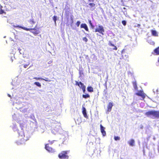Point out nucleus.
<instances>
[{"instance_id":"obj_1","label":"nucleus","mask_w":159,"mask_h":159,"mask_svg":"<svg viewBox=\"0 0 159 159\" xmlns=\"http://www.w3.org/2000/svg\"><path fill=\"white\" fill-rule=\"evenodd\" d=\"M18 139L16 141V143L18 145L25 144L27 139L25 137L23 131L18 132Z\"/></svg>"},{"instance_id":"obj_2","label":"nucleus","mask_w":159,"mask_h":159,"mask_svg":"<svg viewBox=\"0 0 159 159\" xmlns=\"http://www.w3.org/2000/svg\"><path fill=\"white\" fill-rule=\"evenodd\" d=\"M145 115L148 117L152 116L154 118H159V111L155 110L149 111L146 112Z\"/></svg>"},{"instance_id":"obj_3","label":"nucleus","mask_w":159,"mask_h":159,"mask_svg":"<svg viewBox=\"0 0 159 159\" xmlns=\"http://www.w3.org/2000/svg\"><path fill=\"white\" fill-rule=\"evenodd\" d=\"M36 27V26L34 28H28L22 26H20L19 27L26 31H30L34 35H36L40 33V31L39 30L36 29L35 28Z\"/></svg>"},{"instance_id":"obj_4","label":"nucleus","mask_w":159,"mask_h":159,"mask_svg":"<svg viewBox=\"0 0 159 159\" xmlns=\"http://www.w3.org/2000/svg\"><path fill=\"white\" fill-rule=\"evenodd\" d=\"M67 151H62L58 155L59 158L61 159H68Z\"/></svg>"},{"instance_id":"obj_5","label":"nucleus","mask_w":159,"mask_h":159,"mask_svg":"<svg viewBox=\"0 0 159 159\" xmlns=\"http://www.w3.org/2000/svg\"><path fill=\"white\" fill-rule=\"evenodd\" d=\"M95 32H98L102 35H104V30L103 27L101 25H98L97 27L95 29Z\"/></svg>"},{"instance_id":"obj_6","label":"nucleus","mask_w":159,"mask_h":159,"mask_svg":"<svg viewBox=\"0 0 159 159\" xmlns=\"http://www.w3.org/2000/svg\"><path fill=\"white\" fill-rule=\"evenodd\" d=\"M135 95L139 96L141 97L143 100L146 97V94L144 93L142 90H140L138 91V92L135 93Z\"/></svg>"},{"instance_id":"obj_7","label":"nucleus","mask_w":159,"mask_h":159,"mask_svg":"<svg viewBox=\"0 0 159 159\" xmlns=\"http://www.w3.org/2000/svg\"><path fill=\"white\" fill-rule=\"evenodd\" d=\"M122 57L123 59L125 60H128V55L127 53L125 52V50L124 49L122 50L121 51Z\"/></svg>"},{"instance_id":"obj_8","label":"nucleus","mask_w":159,"mask_h":159,"mask_svg":"<svg viewBox=\"0 0 159 159\" xmlns=\"http://www.w3.org/2000/svg\"><path fill=\"white\" fill-rule=\"evenodd\" d=\"M45 148L49 152L52 153L55 152L54 149L50 147L49 144H47L45 145Z\"/></svg>"},{"instance_id":"obj_9","label":"nucleus","mask_w":159,"mask_h":159,"mask_svg":"<svg viewBox=\"0 0 159 159\" xmlns=\"http://www.w3.org/2000/svg\"><path fill=\"white\" fill-rule=\"evenodd\" d=\"M80 28H84L85 30L89 32V30L87 25L85 23H82L80 25Z\"/></svg>"},{"instance_id":"obj_10","label":"nucleus","mask_w":159,"mask_h":159,"mask_svg":"<svg viewBox=\"0 0 159 159\" xmlns=\"http://www.w3.org/2000/svg\"><path fill=\"white\" fill-rule=\"evenodd\" d=\"M82 112L84 115V117L87 118H88V116L87 115L86 112V109L84 107H83L82 108Z\"/></svg>"},{"instance_id":"obj_11","label":"nucleus","mask_w":159,"mask_h":159,"mask_svg":"<svg viewBox=\"0 0 159 159\" xmlns=\"http://www.w3.org/2000/svg\"><path fill=\"white\" fill-rule=\"evenodd\" d=\"M75 85H78L81 88H83V87H84L85 86L84 84L80 81L78 82L77 81H75Z\"/></svg>"},{"instance_id":"obj_12","label":"nucleus","mask_w":159,"mask_h":159,"mask_svg":"<svg viewBox=\"0 0 159 159\" xmlns=\"http://www.w3.org/2000/svg\"><path fill=\"white\" fill-rule=\"evenodd\" d=\"M113 106V103L111 102H109L107 106V111L109 112L111 110Z\"/></svg>"},{"instance_id":"obj_13","label":"nucleus","mask_w":159,"mask_h":159,"mask_svg":"<svg viewBox=\"0 0 159 159\" xmlns=\"http://www.w3.org/2000/svg\"><path fill=\"white\" fill-rule=\"evenodd\" d=\"M101 131L103 136H105L106 135V132L104 129L105 128L103 127L101 124L100 125Z\"/></svg>"},{"instance_id":"obj_14","label":"nucleus","mask_w":159,"mask_h":159,"mask_svg":"<svg viewBox=\"0 0 159 159\" xmlns=\"http://www.w3.org/2000/svg\"><path fill=\"white\" fill-rule=\"evenodd\" d=\"M151 32L152 35L155 37H157L158 36V34L157 31L155 30H151Z\"/></svg>"},{"instance_id":"obj_15","label":"nucleus","mask_w":159,"mask_h":159,"mask_svg":"<svg viewBox=\"0 0 159 159\" xmlns=\"http://www.w3.org/2000/svg\"><path fill=\"white\" fill-rule=\"evenodd\" d=\"M128 143L130 146H134V141L133 139H130L129 142Z\"/></svg>"},{"instance_id":"obj_16","label":"nucleus","mask_w":159,"mask_h":159,"mask_svg":"<svg viewBox=\"0 0 159 159\" xmlns=\"http://www.w3.org/2000/svg\"><path fill=\"white\" fill-rule=\"evenodd\" d=\"M109 45L110 46L114 47V48H113V50H116L117 49V48L116 46L114 45L113 44H112L111 42L109 41Z\"/></svg>"},{"instance_id":"obj_17","label":"nucleus","mask_w":159,"mask_h":159,"mask_svg":"<svg viewBox=\"0 0 159 159\" xmlns=\"http://www.w3.org/2000/svg\"><path fill=\"white\" fill-rule=\"evenodd\" d=\"M87 91L89 92H93V88L91 86H88L87 88Z\"/></svg>"},{"instance_id":"obj_18","label":"nucleus","mask_w":159,"mask_h":159,"mask_svg":"<svg viewBox=\"0 0 159 159\" xmlns=\"http://www.w3.org/2000/svg\"><path fill=\"white\" fill-rule=\"evenodd\" d=\"M29 22L32 25V27L33 25H34L35 23V22L33 19H30L29 21Z\"/></svg>"},{"instance_id":"obj_19","label":"nucleus","mask_w":159,"mask_h":159,"mask_svg":"<svg viewBox=\"0 0 159 159\" xmlns=\"http://www.w3.org/2000/svg\"><path fill=\"white\" fill-rule=\"evenodd\" d=\"M133 86H134V89L136 90H138V87L137 86V83H136V82L135 81H134V82H133Z\"/></svg>"},{"instance_id":"obj_20","label":"nucleus","mask_w":159,"mask_h":159,"mask_svg":"<svg viewBox=\"0 0 159 159\" xmlns=\"http://www.w3.org/2000/svg\"><path fill=\"white\" fill-rule=\"evenodd\" d=\"M154 52L156 53V54L159 55V47L155 49Z\"/></svg>"},{"instance_id":"obj_21","label":"nucleus","mask_w":159,"mask_h":159,"mask_svg":"<svg viewBox=\"0 0 159 159\" xmlns=\"http://www.w3.org/2000/svg\"><path fill=\"white\" fill-rule=\"evenodd\" d=\"M34 84L39 88H40L41 86L40 83L39 82H35L34 83Z\"/></svg>"},{"instance_id":"obj_22","label":"nucleus","mask_w":159,"mask_h":159,"mask_svg":"<svg viewBox=\"0 0 159 159\" xmlns=\"http://www.w3.org/2000/svg\"><path fill=\"white\" fill-rule=\"evenodd\" d=\"M82 97L84 98H90V96L88 94H83Z\"/></svg>"},{"instance_id":"obj_23","label":"nucleus","mask_w":159,"mask_h":159,"mask_svg":"<svg viewBox=\"0 0 159 159\" xmlns=\"http://www.w3.org/2000/svg\"><path fill=\"white\" fill-rule=\"evenodd\" d=\"M53 20L54 22L55 25H56V21L57 20V16H54L52 17Z\"/></svg>"},{"instance_id":"obj_24","label":"nucleus","mask_w":159,"mask_h":159,"mask_svg":"<svg viewBox=\"0 0 159 159\" xmlns=\"http://www.w3.org/2000/svg\"><path fill=\"white\" fill-rule=\"evenodd\" d=\"M42 80H44L46 82H50L51 81V80L50 79L47 78H45V79L43 78Z\"/></svg>"},{"instance_id":"obj_25","label":"nucleus","mask_w":159,"mask_h":159,"mask_svg":"<svg viewBox=\"0 0 159 159\" xmlns=\"http://www.w3.org/2000/svg\"><path fill=\"white\" fill-rule=\"evenodd\" d=\"M89 5L90 6L91 8L95 7V4L94 3H89Z\"/></svg>"},{"instance_id":"obj_26","label":"nucleus","mask_w":159,"mask_h":159,"mask_svg":"<svg viewBox=\"0 0 159 159\" xmlns=\"http://www.w3.org/2000/svg\"><path fill=\"white\" fill-rule=\"evenodd\" d=\"M114 139L116 141L119 140L120 139V138L119 136H115Z\"/></svg>"},{"instance_id":"obj_27","label":"nucleus","mask_w":159,"mask_h":159,"mask_svg":"<svg viewBox=\"0 0 159 159\" xmlns=\"http://www.w3.org/2000/svg\"><path fill=\"white\" fill-rule=\"evenodd\" d=\"M3 13L6 14V13L3 10L1 9L0 10V14H2Z\"/></svg>"},{"instance_id":"obj_28","label":"nucleus","mask_w":159,"mask_h":159,"mask_svg":"<svg viewBox=\"0 0 159 159\" xmlns=\"http://www.w3.org/2000/svg\"><path fill=\"white\" fill-rule=\"evenodd\" d=\"M56 141L55 140H52V141H51V140H48V142H49V144H52L55 141Z\"/></svg>"},{"instance_id":"obj_29","label":"nucleus","mask_w":159,"mask_h":159,"mask_svg":"<svg viewBox=\"0 0 159 159\" xmlns=\"http://www.w3.org/2000/svg\"><path fill=\"white\" fill-rule=\"evenodd\" d=\"M20 126L21 128V129L22 130L23 129V128L24 127V125L23 123H21L20 124Z\"/></svg>"},{"instance_id":"obj_30","label":"nucleus","mask_w":159,"mask_h":159,"mask_svg":"<svg viewBox=\"0 0 159 159\" xmlns=\"http://www.w3.org/2000/svg\"><path fill=\"white\" fill-rule=\"evenodd\" d=\"M34 79L36 80H42L43 79V78L35 77L34 78Z\"/></svg>"},{"instance_id":"obj_31","label":"nucleus","mask_w":159,"mask_h":159,"mask_svg":"<svg viewBox=\"0 0 159 159\" xmlns=\"http://www.w3.org/2000/svg\"><path fill=\"white\" fill-rule=\"evenodd\" d=\"M80 24V21H78L76 22L75 24L77 27H79Z\"/></svg>"},{"instance_id":"obj_32","label":"nucleus","mask_w":159,"mask_h":159,"mask_svg":"<svg viewBox=\"0 0 159 159\" xmlns=\"http://www.w3.org/2000/svg\"><path fill=\"white\" fill-rule=\"evenodd\" d=\"M83 40L85 42H87L88 40L87 38L86 37L83 38Z\"/></svg>"},{"instance_id":"obj_33","label":"nucleus","mask_w":159,"mask_h":159,"mask_svg":"<svg viewBox=\"0 0 159 159\" xmlns=\"http://www.w3.org/2000/svg\"><path fill=\"white\" fill-rule=\"evenodd\" d=\"M85 88H86L85 86H84V87H83V88H81V89L82 90L84 93L85 92V90H86Z\"/></svg>"},{"instance_id":"obj_34","label":"nucleus","mask_w":159,"mask_h":159,"mask_svg":"<svg viewBox=\"0 0 159 159\" xmlns=\"http://www.w3.org/2000/svg\"><path fill=\"white\" fill-rule=\"evenodd\" d=\"M122 23L123 24V25L125 26L126 25V21L124 20L122 21Z\"/></svg>"},{"instance_id":"obj_35","label":"nucleus","mask_w":159,"mask_h":159,"mask_svg":"<svg viewBox=\"0 0 159 159\" xmlns=\"http://www.w3.org/2000/svg\"><path fill=\"white\" fill-rule=\"evenodd\" d=\"M30 63H28V64H25L24 65V67L25 68H26L27 67L30 65Z\"/></svg>"},{"instance_id":"obj_36","label":"nucleus","mask_w":159,"mask_h":159,"mask_svg":"<svg viewBox=\"0 0 159 159\" xmlns=\"http://www.w3.org/2000/svg\"><path fill=\"white\" fill-rule=\"evenodd\" d=\"M52 61H50L48 62V64H50L51 63H52Z\"/></svg>"},{"instance_id":"obj_37","label":"nucleus","mask_w":159,"mask_h":159,"mask_svg":"<svg viewBox=\"0 0 159 159\" xmlns=\"http://www.w3.org/2000/svg\"><path fill=\"white\" fill-rule=\"evenodd\" d=\"M89 1H92L93 2L94 0H88Z\"/></svg>"},{"instance_id":"obj_38","label":"nucleus","mask_w":159,"mask_h":159,"mask_svg":"<svg viewBox=\"0 0 159 159\" xmlns=\"http://www.w3.org/2000/svg\"><path fill=\"white\" fill-rule=\"evenodd\" d=\"M90 24V25L92 26V27H93V25H92V23H91Z\"/></svg>"},{"instance_id":"obj_39","label":"nucleus","mask_w":159,"mask_h":159,"mask_svg":"<svg viewBox=\"0 0 159 159\" xmlns=\"http://www.w3.org/2000/svg\"><path fill=\"white\" fill-rule=\"evenodd\" d=\"M89 24H90V23H91V21L90 20H89Z\"/></svg>"},{"instance_id":"obj_40","label":"nucleus","mask_w":159,"mask_h":159,"mask_svg":"<svg viewBox=\"0 0 159 159\" xmlns=\"http://www.w3.org/2000/svg\"><path fill=\"white\" fill-rule=\"evenodd\" d=\"M89 24H90V23H91V21L90 20H89Z\"/></svg>"},{"instance_id":"obj_41","label":"nucleus","mask_w":159,"mask_h":159,"mask_svg":"<svg viewBox=\"0 0 159 159\" xmlns=\"http://www.w3.org/2000/svg\"><path fill=\"white\" fill-rule=\"evenodd\" d=\"M8 97H11V96L10 94H8Z\"/></svg>"},{"instance_id":"obj_42","label":"nucleus","mask_w":159,"mask_h":159,"mask_svg":"<svg viewBox=\"0 0 159 159\" xmlns=\"http://www.w3.org/2000/svg\"><path fill=\"white\" fill-rule=\"evenodd\" d=\"M106 89H107V86L106 84Z\"/></svg>"},{"instance_id":"obj_43","label":"nucleus","mask_w":159,"mask_h":159,"mask_svg":"<svg viewBox=\"0 0 159 159\" xmlns=\"http://www.w3.org/2000/svg\"><path fill=\"white\" fill-rule=\"evenodd\" d=\"M13 61V60L12 59H11V62H12Z\"/></svg>"}]
</instances>
